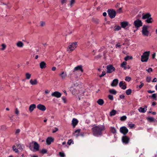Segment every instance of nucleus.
Masks as SVG:
<instances>
[{
  "instance_id": "nucleus-40",
  "label": "nucleus",
  "mask_w": 157,
  "mask_h": 157,
  "mask_svg": "<svg viewBox=\"0 0 157 157\" xmlns=\"http://www.w3.org/2000/svg\"><path fill=\"white\" fill-rule=\"evenodd\" d=\"M141 84L139 86L137 85L136 86V88H137L138 87H139V89H141L144 85V83H143L142 82H140Z\"/></svg>"
},
{
  "instance_id": "nucleus-54",
  "label": "nucleus",
  "mask_w": 157,
  "mask_h": 157,
  "mask_svg": "<svg viewBox=\"0 0 157 157\" xmlns=\"http://www.w3.org/2000/svg\"><path fill=\"white\" fill-rule=\"evenodd\" d=\"M117 13H120L122 12V8H120L118 9L117 10Z\"/></svg>"
},
{
  "instance_id": "nucleus-46",
  "label": "nucleus",
  "mask_w": 157,
  "mask_h": 157,
  "mask_svg": "<svg viewBox=\"0 0 157 157\" xmlns=\"http://www.w3.org/2000/svg\"><path fill=\"white\" fill-rule=\"evenodd\" d=\"M132 57H130L128 56H127L124 58V59L125 61H127L129 59H132Z\"/></svg>"
},
{
  "instance_id": "nucleus-9",
  "label": "nucleus",
  "mask_w": 157,
  "mask_h": 157,
  "mask_svg": "<svg viewBox=\"0 0 157 157\" xmlns=\"http://www.w3.org/2000/svg\"><path fill=\"white\" fill-rule=\"evenodd\" d=\"M120 132L125 135L128 132V128L125 126H123L120 128Z\"/></svg>"
},
{
  "instance_id": "nucleus-10",
  "label": "nucleus",
  "mask_w": 157,
  "mask_h": 157,
  "mask_svg": "<svg viewBox=\"0 0 157 157\" xmlns=\"http://www.w3.org/2000/svg\"><path fill=\"white\" fill-rule=\"evenodd\" d=\"M62 94L59 92L56 91L51 94V96L52 97H55L57 98H59L61 96Z\"/></svg>"
},
{
  "instance_id": "nucleus-43",
  "label": "nucleus",
  "mask_w": 157,
  "mask_h": 157,
  "mask_svg": "<svg viewBox=\"0 0 157 157\" xmlns=\"http://www.w3.org/2000/svg\"><path fill=\"white\" fill-rule=\"evenodd\" d=\"M47 152V151L45 149H42L41 151H40V153L43 154H44L46 153Z\"/></svg>"
},
{
  "instance_id": "nucleus-51",
  "label": "nucleus",
  "mask_w": 157,
  "mask_h": 157,
  "mask_svg": "<svg viewBox=\"0 0 157 157\" xmlns=\"http://www.w3.org/2000/svg\"><path fill=\"white\" fill-rule=\"evenodd\" d=\"M146 71H147L148 73H150L153 71V70L152 68H149L148 69L146 70Z\"/></svg>"
},
{
  "instance_id": "nucleus-8",
  "label": "nucleus",
  "mask_w": 157,
  "mask_h": 157,
  "mask_svg": "<svg viewBox=\"0 0 157 157\" xmlns=\"http://www.w3.org/2000/svg\"><path fill=\"white\" fill-rule=\"evenodd\" d=\"M107 73H110L115 71V68L112 65H108L106 67Z\"/></svg>"
},
{
  "instance_id": "nucleus-58",
  "label": "nucleus",
  "mask_w": 157,
  "mask_h": 157,
  "mask_svg": "<svg viewBox=\"0 0 157 157\" xmlns=\"http://www.w3.org/2000/svg\"><path fill=\"white\" fill-rule=\"evenodd\" d=\"M20 131V130L19 129H17L16 130V132H15V134H18Z\"/></svg>"
},
{
  "instance_id": "nucleus-64",
  "label": "nucleus",
  "mask_w": 157,
  "mask_h": 157,
  "mask_svg": "<svg viewBox=\"0 0 157 157\" xmlns=\"http://www.w3.org/2000/svg\"><path fill=\"white\" fill-rule=\"evenodd\" d=\"M156 54L155 53H154L152 55V57L153 59H154L155 58V56Z\"/></svg>"
},
{
  "instance_id": "nucleus-39",
  "label": "nucleus",
  "mask_w": 157,
  "mask_h": 157,
  "mask_svg": "<svg viewBox=\"0 0 157 157\" xmlns=\"http://www.w3.org/2000/svg\"><path fill=\"white\" fill-rule=\"evenodd\" d=\"M13 149L14 151L16 153H19V151L18 150V149L15 148V146L14 145L13 146Z\"/></svg>"
},
{
  "instance_id": "nucleus-53",
  "label": "nucleus",
  "mask_w": 157,
  "mask_h": 157,
  "mask_svg": "<svg viewBox=\"0 0 157 157\" xmlns=\"http://www.w3.org/2000/svg\"><path fill=\"white\" fill-rule=\"evenodd\" d=\"M120 43H117L115 45V47L116 48H121V45L119 44Z\"/></svg>"
},
{
  "instance_id": "nucleus-29",
  "label": "nucleus",
  "mask_w": 157,
  "mask_h": 157,
  "mask_svg": "<svg viewBox=\"0 0 157 157\" xmlns=\"http://www.w3.org/2000/svg\"><path fill=\"white\" fill-rule=\"evenodd\" d=\"M117 113V111L114 109L113 110L110 112V115L112 116L115 115Z\"/></svg>"
},
{
  "instance_id": "nucleus-1",
  "label": "nucleus",
  "mask_w": 157,
  "mask_h": 157,
  "mask_svg": "<svg viewBox=\"0 0 157 157\" xmlns=\"http://www.w3.org/2000/svg\"><path fill=\"white\" fill-rule=\"evenodd\" d=\"M105 129V127L104 125H98L96 126L94 125L92 128L93 135L95 136H98L102 135V132Z\"/></svg>"
},
{
  "instance_id": "nucleus-17",
  "label": "nucleus",
  "mask_w": 157,
  "mask_h": 157,
  "mask_svg": "<svg viewBox=\"0 0 157 157\" xmlns=\"http://www.w3.org/2000/svg\"><path fill=\"white\" fill-rule=\"evenodd\" d=\"M142 19H147L148 17H151V15L149 13H147L146 14L143 13Z\"/></svg>"
},
{
  "instance_id": "nucleus-24",
  "label": "nucleus",
  "mask_w": 157,
  "mask_h": 157,
  "mask_svg": "<svg viewBox=\"0 0 157 157\" xmlns=\"http://www.w3.org/2000/svg\"><path fill=\"white\" fill-rule=\"evenodd\" d=\"M128 23L127 21H123L121 23V27L123 28H125L128 25Z\"/></svg>"
},
{
  "instance_id": "nucleus-59",
  "label": "nucleus",
  "mask_w": 157,
  "mask_h": 157,
  "mask_svg": "<svg viewBox=\"0 0 157 157\" xmlns=\"http://www.w3.org/2000/svg\"><path fill=\"white\" fill-rule=\"evenodd\" d=\"M121 87L122 89L125 90L126 88V86L125 85H123Z\"/></svg>"
},
{
  "instance_id": "nucleus-13",
  "label": "nucleus",
  "mask_w": 157,
  "mask_h": 157,
  "mask_svg": "<svg viewBox=\"0 0 157 157\" xmlns=\"http://www.w3.org/2000/svg\"><path fill=\"white\" fill-rule=\"evenodd\" d=\"M37 109L42 111H44L46 110V108L45 105L42 104H39L37 105Z\"/></svg>"
},
{
  "instance_id": "nucleus-36",
  "label": "nucleus",
  "mask_w": 157,
  "mask_h": 157,
  "mask_svg": "<svg viewBox=\"0 0 157 157\" xmlns=\"http://www.w3.org/2000/svg\"><path fill=\"white\" fill-rule=\"evenodd\" d=\"M114 30L115 31H119L121 29V27L119 26L116 25L114 27Z\"/></svg>"
},
{
  "instance_id": "nucleus-41",
  "label": "nucleus",
  "mask_w": 157,
  "mask_h": 157,
  "mask_svg": "<svg viewBox=\"0 0 157 157\" xmlns=\"http://www.w3.org/2000/svg\"><path fill=\"white\" fill-rule=\"evenodd\" d=\"M1 46L2 47V48L1 49V50H4L6 48V45L4 44H2Z\"/></svg>"
},
{
  "instance_id": "nucleus-16",
  "label": "nucleus",
  "mask_w": 157,
  "mask_h": 157,
  "mask_svg": "<svg viewBox=\"0 0 157 157\" xmlns=\"http://www.w3.org/2000/svg\"><path fill=\"white\" fill-rule=\"evenodd\" d=\"M145 108L142 107H140L138 109L139 111L141 113H144L146 112L147 110V106L146 105L144 106Z\"/></svg>"
},
{
  "instance_id": "nucleus-49",
  "label": "nucleus",
  "mask_w": 157,
  "mask_h": 157,
  "mask_svg": "<svg viewBox=\"0 0 157 157\" xmlns=\"http://www.w3.org/2000/svg\"><path fill=\"white\" fill-rule=\"evenodd\" d=\"M151 78L150 77H147L146 78V81L148 82H149L151 81Z\"/></svg>"
},
{
  "instance_id": "nucleus-38",
  "label": "nucleus",
  "mask_w": 157,
  "mask_h": 157,
  "mask_svg": "<svg viewBox=\"0 0 157 157\" xmlns=\"http://www.w3.org/2000/svg\"><path fill=\"white\" fill-rule=\"evenodd\" d=\"M147 120L150 122L155 121V119L153 117H149L147 118Z\"/></svg>"
},
{
  "instance_id": "nucleus-37",
  "label": "nucleus",
  "mask_w": 157,
  "mask_h": 157,
  "mask_svg": "<svg viewBox=\"0 0 157 157\" xmlns=\"http://www.w3.org/2000/svg\"><path fill=\"white\" fill-rule=\"evenodd\" d=\"M31 74H29V73H26L25 74L26 78L27 79H30L31 77Z\"/></svg>"
},
{
  "instance_id": "nucleus-5",
  "label": "nucleus",
  "mask_w": 157,
  "mask_h": 157,
  "mask_svg": "<svg viewBox=\"0 0 157 157\" xmlns=\"http://www.w3.org/2000/svg\"><path fill=\"white\" fill-rule=\"evenodd\" d=\"M107 12L109 17L111 18H114L116 15V13L114 10H108Z\"/></svg>"
},
{
  "instance_id": "nucleus-4",
  "label": "nucleus",
  "mask_w": 157,
  "mask_h": 157,
  "mask_svg": "<svg viewBox=\"0 0 157 157\" xmlns=\"http://www.w3.org/2000/svg\"><path fill=\"white\" fill-rule=\"evenodd\" d=\"M134 25L135 28L137 29L143 25V23L141 20L137 19L135 20L133 23Z\"/></svg>"
},
{
  "instance_id": "nucleus-19",
  "label": "nucleus",
  "mask_w": 157,
  "mask_h": 157,
  "mask_svg": "<svg viewBox=\"0 0 157 157\" xmlns=\"http://www.w3.org/2000/svg\"><path fill=\"white\" fill-rule=\"evenodd\" d=\"M59 75L63 79H65V78L67 76L66 73L64 71L62 72L61 74H59Z\"/></svg>"
},
{
  "instance_id": "nucleus-2",
  "label": "nucleus",
  "mask_w": 157,
  "mask_h": 157,
  "mask_svg": "<svg viewBox=\"0 0 157 157\" xmlns=\"http://www.w3.org/2000/svg\"><path fill=\"white\" fill-rule=\"evenodd\" d=\"M150 52L146 51L144 52L141 56V61L142 62H147L148 59Z\"/></svg>"
},
{
  "instance_id": "nucleus-55",
  "label": "nucleus",
  "mask_w": 157,
  "mask_h": 157,
  "mask_svg": "<svg viewBox=\"0 0 157 157\" xmlns=\"http://www.w3.org/2000/svg\"><path fill=\"white\" fill-rule=\"evenodd\" d=\"M41 26H44L45 25V22L43 21H41L40 22Z\"/></svg>"
},
{
  "instance_id": "nucleus-23",
  "label": "nucleus",
  "mask_w": 157,
  "mask_h": 157,
  "mask_svg": "<svg viewBox=\"0 0 157 157\" xmlns=\"http://www.w3.org/2000/svg\"><path fill=\"white\" fill-rule=\"evenodd\" d=\"M30 83L33 85H36L38 83V82L36 79H31L30 80Z\"/></svg>"
},
{
  "instance_id": "nucleus-6",
  "label": "nucleus",
  "mask_w": 157,
  "mask_h": 157,
  "mask_svg": "<svg viewBox=\"0 0 157 157\" xmlns=\"http://www.w3.org/2000/svg\"><path fill=\"white\" fill-rule=\"evenodd\" d=\"M148 27L146 25H144L142 28V33L144 36H148L149 32L147 30Z\"/></svg>"
},
{
  "instance_id": "nucleus-22",
  "label": "nucleus",
  "mask_w": 157,
  "mask_h": 157,
  "mask_svg": "<svg viewBox=\"0 0 157 157\" xmlns=\"http://www.w3.org/2000/svg\"><path fill=\"white\" fill-rule=\"evenodd\" d=\"M97 102L99 105L102 106L104 104V101L103 99L100 98L97 101Z\"/></svg>"
},
{
  "instance_id": "nucleus-14",
  "label": "nucleus",
  "mask_w": 157,
  "mask_h": 157,
  "mask_svg": "<svg viewBox=\"0 0 157 157\" xmlns=\"http://www.w3.org/2000/svg\"><path fill=\"white\" fill-rule=\"evenodd\" d=\"M78 70L82 72H83V70L82 68V65H79L75 67L74 69L73 72H74L75 71H77Z\"/></svg>"
},
{
  "instance_id": "nucleus-27",
  "label": "nucleus",
  "mask_w": 157,
  "mask_h": 157,
  "mask_svg": "<svg viewBox=\"0 0 157 157\" xmlns=\"http://www.w3.org/2000/svg\"><path fill=\"white\" fill-rule=\"evenodd\" d=\"M16 45L18 47L22 48L24 44L22 42L19 41L17 43Z\"/></svg>"
},
{
  "instance_id": "nucleus-30",
  "label": "nucleus",
  "mask_w": 157,
  "mask_h": 157,
  "mask_svg": "<svg viewBox=\"0 0 157 157\" xmlns=\"http://www.w3.org/2000/svg\"><path fill=\"white\" fill-rule=\"evenodd\" d=\"M92 21L96 24H98L99 23V20L96 18H93Z\"/></svg>"
},
{
  "instance_id": "nucleus-32",
  "label": "nucleus",
  "mask_w": 157,
  "mask_h": 157,
  "mask_svg": "<svg viewBox=\"0 0 157 157\" xmlns=\"http://www.w3.org/2000/svg\"><path fill=\"white\" fill-rule=\"evenodd\" d=\"M75 0H70L69 1V5L71 7H72L74 4L75 3Z\"/></svg>"
},
{
  "instance_id": "nucleus-25",
  "label": "nucleus",
  "mask_w": 157,
  "mask_h": 157,
  "mask_svg": "<svg viewBox=\"0 0 157 157\" xmlns=\"http://www.w3.org/2000/svg\"><path fill=\"white\" fill-rule=\"evenodd\" d=\"M154 21L152 17H148L146 20L145 21L148 23H151L153 22Z\"/></svg>"
},
{
  "instance_id": "nucleus-20",
  "label": "nucleus",
  "mask_w": 157,
  "mask_h": 157,
  "mask_svg": "<svg viewBox=\"0 0 157 157\" xmlns=\"http://www.w3.org/2000/svg\"><path fill=\"white\" fill-rule=\"evenodd\" d=\"M36 107V105L35 104H31L29 106V110L30 112H32Z\"/></svg>"
},
{
  "instance_id": "nucleus-7",
  "label": "nucleus",
  "mask_w": 157,
  "mask_h": 157,
  "mask_svg": "<svg viewBox=\"0 0 157 157\" xmlns=\"http://www.w3.org/2000/svg\"><path fill=\"white\" fill-rule=\"evenodd\" d=\"M130 141V138L127 136H123L122 137V141L125 144H128Z\"/></svg>"
},
{
  "instance_id": "nucleus-62",
  "label": "nucleus",
  "mask_w": 157,
  "mask_h": 157,
  "mask_svg": "<svg viewBox=\"0 0 157 157\" xmlns=\"http://www.w3.org/2000/svg\"><path fill=\"white\" fill-rule=\"evenodd\" d=\"M66 2V0H62L61 1V3L62 4H63Z\"/></svg>"
},
{
  "instance_id": "nucleus-11",
  "label": "nucleus",
  "mask_w": 157,
  "mask_h": 157,
  "mask_svg": "<svg viewBox=\"0 0 157 157\" xmlns=\"http://www.w3.org/2000/svg\"><path fill=\"white\" fill-rule=\"evenodd\" d=\"M54 138L52 137H48L46 140V144L48 145H50L52 142L54 141Z\"/></svg>"
},
{
  "instance_id": "nucleus-12",
  "label": "nucleus",
  "mask_w": 157,
  "mask_h": 157,
  "mask_svg": "<svg viewBox=\"0 0 157 157\" xmlns=\"http://www.w3.org/2000/svg\"><path fill=\"white\" fill-rule=\"evenodd\" d=\"M32 143L34 144V149L35 151H38L39 150V144L36 142L33 141Z\"/></svg>"
},
{
  "instance_id": "nucleus-28",
  "label": "nucleus",
  "mask_w": 157,
  "mask_h": 157,
  "mask_svg": "<svg viewBox=\"0 0 157 157\" xmlns=\"http://www.w3.org/2000/svg\"><path fill=\"white\" fill-rule=\"evenodd\" d=\"M81 131V129H79L76 130L75 132V133H76V136L77 137L80 136V132Z\"/></svg>"
},
{
  "instance_id": "nucleus-48",
  "label": "nucleus",
  "mask_w": 157,
  "mask_h": 157,
  "mask_svg": "<svg viewBox=\"0 0 157 157\" xmlns=\"http://www.w3.org/2000/svg\"><path fill=\"white\" fill-rule=\"evenodd\" d=\"M131 79V78L128 76L126 77L125 78V80L128 82L130 81Z\"/></svg>"
},
{
  "instance_id": "nucleus-15",
  "label": "nucleus",
  "mask_w": 157,
  "mask_h": 157,
  "mask_svg": "<svg viewBox=\"0 0 157 157\" xmlns=\"http://www.w3.org/2000/svg\"><path fill=\"white\" fill-rule=\"evenodd\" d=\"M78 123V120L77 119L74 118L73 119L72 121V123L71 124L72 125L73 128H75V126L77 125Z\"/></svg>"
},
{
  "instance_id": "nucleus-31",
  "label": "nucleus",
  "mask_w": 157,
  "mask_h": 157,
  "mask_svg": "<svg viewBox=\"0 0 157 157\" xmlns=\"http://www.w3.org/2000/svg\"><path fill=\"white\" fill-rule=\"evenodd\" d=\"M109 92L110 93L114 95H115L117 93V91L114 89L110 90Z\"/></svg>"
},
{
  "instance_id": "nucleus-44",
  "label": "nucleus",
  "mask_w": 157,
  "mask_h": 157,
  "mask_svg": "<svg viewBox=\"0 0 157 157\" xmlns=\"http://www.w3.org/2000/svg\"><path fill=\"white\" fill-rule=\"evenodd\" d=\"M59 155L60 157H65V155L63 152H59Z\"/></svg>"
},
{
  "instance_id": "nucleus-56",
  "label": "nucleus",
  "mask_w": 157,
  "mask_h": 157,
  "mask_svg": "<svg viewBox=\"0 0 157 157\" xmlns=\"http://www.w3.org/2000/svg\"><path fill=\"white\" fill-rule=\"evenodd\" d=\"M15 113L16 114L18 115L19 114V111L18 110L17 108H16L15 109Z\"/></svg>"
},
{
  "instance_id": "nucleus-35",
  "label": "nucleus",
  "mask_w": 157,
  "mask_h": 157,
  "mask_svg": "<svg viewBox=\"0 0 157 157\" xmlns=\"http://www.w3.org/2000/svg\"><path fill=\"white\" fill-rule=\"evenodd\" d=\"M74 143V142L73 140L71 139L68 140L67 142V144L69 145H70L71 144H73Z\"/></svg>"
},
{
  "instance_id": "nucleus-21",
  "label": "nucleus",
  "mask_w": 157,
  "mask_h": 157,
  "mask_svg": "<svg viewBox=\"0 0 157 157\" xmlns=\"http://www.w3.org/2000/svg\"><path fill=\"white\" fill-rule=\"evenodd\" d=\"M40 68L43 69L46 67V64L44 61H42L40 63Z\"/></svg>"
},
{
  "instance_id": "nucleus-42",
  "label": "nucleus",
  "mask_w": 157,
  "mask_h": 157,
  "mask_svg": "<svg viewBox=\"0 0 157 157\" xmlns=\"http://www.w3.org/2000/svg\"><path fill=\"white\" fill-rule=\"evenodd\" d=\"M127 119V117L125 116H123L121 117L120 120L121 121H124Z\"/></svg>"
},
{
  "instance_id": "nucleus-18",
  "label": "nucleus",
  "mask_w": 157,
  "mask_h": 157,
  "mask_svg": "<svg viewBox=\"0 0 157 157\" xmlns=\"http://www.w3.org/2000/svg\"><path fill=\"white\" fill-rule=\"evenodd\" d=\"M118 80L117 79H114L111 83V86H116L117 85Z\"/></svg>"
},
{
  "instance_id": "nucleus-50",
  "label": "nucleus",
  "mask_w": 157,
  "mask_h": 157,
  "mask_svg": "<svg viewBox=\"0 0 157 157\" xmlns=\"http://www.w3.org/2000/svg\"><path fill=\"white\" fill-rule=\"evenodd\" d=\"M151 97L154 99L155 100L156 97V94H153L151 96Z\"/></svg>"
},
{
  "instance_id": "nucleus-26",
  "label": "nucleus",
  "mask_w": 157,
  "mask_h": 157,
  "mask_svg": "<svg viewBox=\"0 0 157 157\" xmlns=\"http://www.w3.org/2000/svg\"><path fill=\"white\" fill-rule=\"evenodd\" d=\"M127 62L125 61L123 62L121 65V67L123 68L124 70H126L127 69V67L126 66V65L127 64Z\"/></svg>"
},
{
  "instance_id": "nucleus-47",
  "label": "nucleus",
  "mask_w": 157,
  "mask_h": 157,
  "mask_svg": "<svg viewBox=\"0 0 157 157\" xmlns=\"http://www.w3.org/2000/svg\"><path fill=\"white\" fill-rule=\"evenodd\" d=\"M135 124H132L131 123L128 124V126L131 128H133Z\"/></svg>"
},
{
  "instance_id": "nucleus-34",
  "label": "nucleus",
  "mask_w": 157,
  "mask_h": 157,
  "mask_svg": "<svg viewBox=\"0 0 157 157\" xmlns=\"http://www.w3.org/2000/svg\"><path fill=\"white\" fill-rule=\"evenodd\" d=\"M132 90L131 89H129L126 91V93L127 95H130L132 93Z\"/></svg>"
},
{
  "instance_id": "nucleus-60",
  "label": "nucleus",
  "mask_w": 157,
  "mask_h": 157,
  "mask_svg": "<svg viewBox=\"0 0 157 157\" xmlns=\"http://www.w3.org/2000/svg\"><path fill=\"white\" fill-rule=\"evenodd\" d=\"M155 92V90H152V91L151 90H148L147 91V92H148V93H150V94L154 93V92Z\"/></svg>"
},
{
  "instance_id": "nucleus-3",
  "label": "nucleus",
  "mask_w": 157,
  "mask_h": 157,
  "mask_svg": "<svg viewBox=\"0 0 157 157\" xmlns=\"http://www.w3.org/2000/svg\"><path fill=\"white\" fill-rule=\"evenodd\" d=\"M77 45V43L76 42L71 43L67 48V51L69 53H70L75 49Z\"/></svg>"
},
{
  "instance_id": "nucleus-63",
  "label": "nucleus",
  "mask_w": 157,
  "mask_h": 157,
  "mask_svg": "<svg viewBox=\"0 0 157 157\" xmlns=\"http://www.w3.org/2000/svg\"><path fill=\"white\" fill-rule=\"evenodd\" d=\"M62 99L64 103H66V98L65 97H63L62 98Z\"/></svg>"
},
{
  "instance_id": "nucleus-52",
  "label": "nucleus",
  "mask_w": 157,
  "mask_h": 157,
  "mask_svg": "<svg viewBox=\"0 0 157 157\" xmlns=\"http://www.w3.org/2000/svg\"><path fill=\"white\" fill-rule=\"evenodd\" d=\"M105 74L106 73L105 71H102V74L99 75L100 77L101 78L103 77L105 75Z\"/></svg>"
},
{
  "instance_id": "nucleus-61",
  "label": "nucleus",
  "mask_w": 157,
  "mask_h": 157,
  "mask_svg": "<svg viewBox=\"0 0 157 157\" xmlns=\"http://www.w3.org/2000/svg\"><path fill=\"white\" fill-rule=\"evenodd\" d=\"M124 97H125V96L124 95H120V98H121V99H124Z\"/></svg>"
},
{
  "instance_id": "nucleus-45",
  "label": "nucleus",
  "mask_w": 157,
  "mask_h": 157,
  "mask_svg": "<svg viewBox=\"0 0 157 157\" xmlns=\"http://www.w3.org/2000/svg\"><path fill=\"white\" fill-rule=\"evenodd\" d=\"M108 98L109 100H110L111 101H112L113 100V96L112 95H110V94L108 96Z\"/></svg>"
},
{
  "instance_id": "nucleus-57",
  "label": "nucleus",
  "mask_w": 157,
  "mask_h": 157,
  "mask_svg": "<svg viewBox=\"0 0 157 157\" xmlns=\"http://www.w3.org/2000/svg\"><path fill=\"white\" fill-rule=\"evenodd\" d=\"M123 85H124V84H123V82L122 81L120 82L119 83V86L120 87H121V86H123Z\"/></svg>"
},
{
  "instance_id": "nucleus-33",
  "label": "nucleus",
  "mask_w": 157,
  "mask_h": 157,
  "mask_svg": "<svg viewBox=\"0 0 157 157\" xmlns=\"http://www.w3.org/2000/svg\"><path fill=\"white\" fill-rule=\"evenodd\" d=\"M111 131L112 133L116 134V130L114 127H111Z\"/></svg>"
}]
</instances>
